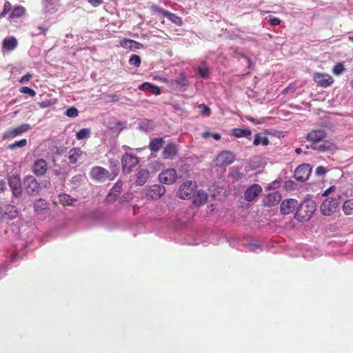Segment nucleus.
<instances>
[{
    "mask_svg": "<svg viewBox=\"0 0 353 353\" xmlns=\"http://www.w3.org/2000/svg\"><path fill=\"white\" fill-rule=\"evenodd\" d=\"M160 181L165 184H172L177 179L176 171L174 168H169L162 171L159 176Z\"/></svg>",
    "mask_w": 353,
    "mask_h": 353,
    "instance_id": "1a4fd4ad",
    "label": "nucleus"
},
{
    "mask_svg": "<svg viewBox=\"0 0 353 353\" xmlns=\"http://www.w3.org/2000/svg\"><path fill=\"white\" fill-rule=\"evenodd\" d=\"M32 78V74L27 73L26 75L21 77L20 79V83H25L29 81Z\"/></svg>",
    "mask_w": 353,
    "mask_h": 353,
    "instance_id": "864d4df0",
    "label": "nucleus"
},
{
    "mask_svg": "<svg viewBox=\"0 0 353 353\" xmlns=\"http://www.w3.org/2000/svg\"><path fill=\"white\" fill-rule=\"evenodd\" d=\"M139 89L142 91L150 92L154 95H159L161 94L160 88L149 82L143 83L139 86Z\"/></svg>",
    "mask_w": 353,
    "mask_h": 353,
    "instance_id": "4be33fe9",
    "label": "nucleus"
},
{
    "mask_svg": "<svg viewBox=\"0 0 353 353\" xmlns=\"http://www.w3.org/2000/svg\"><path fill=\"white\" fill-rule=\"evenodd\" d=\"M139 162L137 156L129 153H125L121 159L122 170L124 174L130 173L133 168L136 167Z\"/></svg>",
    "mask_w": 353,
    "mask_h": 353,
    "instance_id": "7ed1b4c3",
    "label": "nucleus"
},
{
    "mask_svg": "<svg viewBox=\"0 0 353 353\" xmlns=\"http://www.w3.org/2000/svg\"><path fill=\"white\" fill-rule=\"evenodd\" d=\"M132 49L133 48H135V49H141L143 48V44H141V43H139L136 41H134L132 40Z\"/></svg>",
    "mask_w": 353,
    "mask_h": 353,
    "instance_id": "5fc2aeb1",
    "label": "nucleus"
},
{
    "mask_svg": "<svg viewBox=\"0 0 353 353\" xmlns=\"http://www.w3.org/2000/svg\"><path fill=\"white\" fill-rule=\"evenodd\" d=\"M339 206V199L330 197L324 200L321 205V212L324 216H330L336 211Z\"/></svg>",
    "mask_w": 353,
    "mask_h": 353,
    "instance_id": "423d86ee",
    "label": "nucleus"
},
{
    "mask_svg": "<svg viewBox=\"0 0 353 353\" xmlns=\"http://www.w3.org/2000/svg\"><path fill=\"white\" fill-rule=\"evenodd\" d=\"M12 4L9 1H6L4 3L3 10L0 13V19H2L6 17V15L11 10Z\"/></svg>",
    "mask_w": 353,
    "mask_h": 353,
    "instance_id": "58836bf2",
    "label": "nucleus"
},
{
    "mask_svg": "<svg viewBox=\"0 0 353 353\" xmlns=\"http://www.w3.org/2000/svg\"><path fill=\"white\" fill-rule=\"evenodd\" d=\"M27 145V140L23 139L21 140L15 141L14 143L10 144L8 148L11 150L15 149L16 148H22Z\"/></svg>",
    "mask_w": 353,
    "mask_h": 353,
    "instance_id": "4c0bfd02",
    "label": "nucleus"
},
{
    "mask_svg": "<svg viewBox=\"0 0 353 353\" xmlns=\"http://www.w3.org/2000/svg\"><path fill=\"white\" fill-rule=\"evenodd\" d=\"M301 151H302L301 148H297L295 150V152H296V154H300L301 152Z\"/></svg>",
    "mask_w": 353,
    "mask_h": 353,
    "instance_id": "e2e57ef3",
    "label": "nucleus"
},
{
    "mask_svg": "<svg viewBox=\"0 0 353 353\" xmlns=\"http://www.w3.org/2000/svg\"><path fill=\"white\" fill-rule=\"evenodd\" d=\"M298 206V201L294 199L284 200L281 204V212L283 214H289L293 212Z\"/></svg>",
    "mask_w": 353,
    "mask_h": 353,
    "instance_id": "4468645a",
    "label": "nucleus"
},
{
    "mask_svg": "<svg viewBox=\"0 0 353 353\" xmlns=\"http://www.w3.org/2000/svg\"><path fill=\"white\" fill-rule=\"evenodd\" d=\"M232 135L235 137H248L251 136L252 132L250 130L234 128L232 130Z\"/></svg>",
    "mask_w": 353,
    "mask_h": 353,
    "instance_id": "2f4dec72",
    "label": "nucleus"
},
{
    "mask_svg": "<svg viewBox=\"0 0 353 353\" xmlns=\"http://www.w3.org/2000/svg\"><path fill=\"white\" fill-rule=\"evenodd\" d=\"M311 168L308 164L299 165L294 171V178L299 181H306L310 174Z\"/></svg>",
    "mask_w": 353,
    "mask_h": 353,
    "instance_id": "9d476101",
    "label": "nucleus"
},
{
    "mask_svg": "<svg viewBox=\"0 0 353 353\" xmlns=\"http://www.w3.org/2000/svg\"><path fill=\"white\" fill-rule=\"evenodd\" d=\"M197 185L196 182L187 181L182 183L179 190V196L182 199H189L196 192Z\"/></svg>",
    "mask_w": 353,
    "mask_h": 353,
    "instance_id": "20e7f679",
    "label": "nucleus"
},
{
    "mask_svg": "<svg viewBox=\"0 0 353 353\" xmlns=\"http://www.w3.org/2000/svg\"><path fill=\"white\" fill-rule=\"evenodd\" d=\"M212 136L215 140L219 141L221 139V134L219 133L211 134L210 132H204L203 137H208Z\"/></svg>",
    "mask_w": 353,
    "mask_h": 353,
    "instance_id": "de8ad7c7",
    "label": "nucleus"
},
{
    "mask_svg": "<svg viewBox=\"0 0 353 353\" xmlns=\"http://www.w3.org/2000/svg\"><path fill=\"white\" fill-rule=\"evenodd\" d=\"M327 170L323 166H318L316 169V173L319 175H324Z\"/></svg>",
    "mask_w": 353,
    "mask_h": 353,
    "instance_id": "8fccbe9b",
    "label": "nucleus"
},
{
    "mask_svg": "<svg viewBox=\"0 0 353 353\" xmlns=\"http://www.w3.org/2000/svg\"><path fill=\"white\" fill-rule=\"evenodd\" d=\"M18 211L16 208L13 205H8L6 208L5 215H8L9 219H13L18 216Z\"/></svg>",
    "mask_w": 353,
    "mask_h": 353,
    "instance_id": "f704fd0d",
    "label": "nucleus"
},
{
    "mask_svg": "<svg viewBox=\"0 0 353 353\" xmlns=\"http://www.w3.org/2000/svg\"><path fill=\"white\" fill-rule=\"evenodd\" d=\"M262 192V188L259 184H253L248 188L245 193L244 197L246 201H253L261 192Z\"/></svg>",
    "mask_w": 353,
    "mask_h": 353,
    "instance_id": "2eb2a0df",
    "label": "nucleus"
},
{
    "mask_svg": "<svg viewBox=\"0 0 353 353\" xmlns=\"http://www.w3.org/2000/svg\"><path fill=\"white\" fill-rule=\"evenodd\" d=\"M345 70V66L342 63H336L333 70L332 72L336 75L341 74L343 71Z\"/></svg>",
    "mask_w": 353,
    "mask_h": 353,
    "instance_id": "a19ab883",
    "label": "nucleus"
},
{
    "mask_svg": "<svg viewBox=\"0 0 353 353\" xmlns=\"http://www.w3.org/2000/svg\"><path fill=\"white\" fill-rule=\"evenodd\" d=\"M349 39L353 42V36L352 37H350Z\"/></svg>",
    "mask_w": 353,
    "mask_h": 353,
    "instance_id": "69168bd1",
    "label": "nucleus"
},
{
    "mask_svg": "<svg viewBox=\"0 0 353 353\" xmlns=\"http://www.w3.org/2000/svg\"><path fill=\"white\" fill-rule=\"evenodd\" d=\"M23 183L27 193L30 195H36L41 190L40 184L32 176H26Z\"/></svg>",
    "mask_w": 353,
    "mask_h": 353,
    "instance_id": "0eeeda50",
    "label": "nucleus"
},
{
    "mask_svg": "<svg viewBox=\"0 0 353 353\" xmlns=\"http://www.w3.org/2000/svg\"><path fill=\"white\" fill-rule=\"evenodd\" d=\"M245 58L247 59L248 64L249 67H250L252 63V60L250 58L247 57H245Z\"/></svg>",
    "mask_w": 353,
    "mask_h": 353,
    "instance_id": "052dcab7",
    "label": "nucleus"
},
{
    "mask_svg": "<svg viewBox=\"0 0 353 353\" xmlns=\"http://www.w3.org/2000/svg\"><path fill=\"white\" fill-rule=\"evenodd\" d=\"M342 210L347 216L353 215V198L348 199L343 202Z\"/></svg>",
    "mask_w": 353,
    "mask_h": 353,
    "instance_id": "cd10ccee",
    "label": "nucleus"
},
{
    "mask_svg": "<svg viewBox=\"0 0 353 353\" xmlns=\"http://www.w3.org/2000/svg\"><path fill=\"white\" fill-rule=\"evenodd\" d=\"M198 108L200 110V112L203 115L209 116L210 114V112H211L210 108H208L205 104H199L198 105Z\"/></svg>",
    "mask_w": 353,
    "mask_h": 353,
    "instance_id": "a18cd8bd",
    "label": "nucleus"
},
{
    "mask_svg": "<svg viewBox=\"0 0 353 353\" xmlns=\"http://www.w3.org/2000/svg\"><path fill=\"white\" fill-rule=\"evenodd\" d=\"M351 85H352V88H353V80L351 81Z\"/></svg>",
    "mask_w": 353,
    "mask_h": 353,
    "instance_id": "338daca9",
    "label": "nucleus"
},
{
    "mask_svg": "<svg viewBox=\"0 0 353 353\" xmlns=\"http://www.w3.org/2000/svg\"><path fill=\"white\" fill-rule=\"evenodd\" d=\"M24 14H25L24 8L21 6H19L15 7L12 10V11L10 15V19L19 18V17H22Z\"/></svg>",
    "mask_w": 353,
    "mask_h": 353,
    "instance_id": "72a5a7b5",
    "label": "nucleus"
},
{
    "mask_svg": "<svg viewBox=\"0 0 353 353\" xmlns=\"http://www.w3.org/2000/svg\"><path fill=\"white\" fill-rule=\"evenodd\" d=\"M326 137L327 134L325 130H312L307 134L306 139L312 143L310 148L319 152H325L330 150L332 147L328 142L325 141Z\"/></svg>",
    "mask_w": 353,
    "mask_h": 353,
    "instance_id": "f257e3e1",
    "label": "nucleus"
},
{
    "mask_svg": "<svg viewBox=\"0 0 353 353\" xmlns=\"http://www.w3.org/2000/svg\"><path fill=\"white\" fill-rule=\"evenodd\" d=\"M48 169L47 163L44 159L37 160L32 165V172L37 176H43Z\"/></svg>",
    "mask_w": 353,
    "mask_h": 353,
    "instance_id": "f3484780",
    "label": "nucleus"
},
{
    "mask_svg": "<svg viewBox=\"0 0 353 353\" xmlns=\"http://www.w3.org/2000/svg\"><path fill=\"white\" fill-rule=\"evenodd\" d=\"M316 210L314 201L311 200L305 201L297 206L295 218L300 221H309Z\"/></svg>",
    "mask_w": 353,
    "mask_h": 353,
    "instance_id": "f03ea898",
    "label": "nucleus"
},
{
    "mask_svg": "<svg viewBox=\"0 0 353 353\" xmlns=\"http://www.w3.org/2000/svg\"><path fill=\"white\" fill-rule=\"evenodd\" d=\"M172 84L175 85L177 88L183 90H185L188 85V81L184 74H180V75L174 80L172 81Z\"/></svg>",
    "mask_w": 353,
    "mask_h": 353,
    "instance_id": "bb28decb",
    "label": "nucleus"
},
{
    "mask_svg": "<svg viewBox=\"0 0 353 353\" xmlns=\"http://www.w3.org/2000/svg\"><path fill=\"white\" fill-rule=\"evenodd\" d=\"M30 128H31L30 125L28 123L22 124L21 125L17 126V128H10L5 132V134L3 135V138L4 139H12L20 134L27 132Z\"/></svg>",
    "mask_w": 353,
    "mask_h": 353,
    "instance_id": "f8f14e48",
    "label": "nucleus"
},
{
    "mask_svg": "<svg viewBox=\"0 0 353 353\" xmlns=\"http://www.w3.org/2000/svg\"><path fill=\"white\" fill-rule=\"evenodd\" d=\"M149 176H150V172L148 170H146V169L140 170L136 175L135 184L139 186L143 185L148 180Z\"/></svg>",
    "mask_w": 353,
    "mask_h": 353,
    "instance_id": "412c9836",
    "label": "nucleus"
},
{
    "mask_svg": "<svg viewBox=\"0 0 353 353\" xmlns=\"http://www.w3.org/2000/svg\"><path fill=\"white\" fill-rule=\"evenodd\" d=\"M234 155L232 152L223 151L218 155L217 161L220 165H229L233 163Z\"/></svg>",
    "mask_w": 353,
    "mask_h": 353,
    "instance_id": "6ab92c4d",
    "label": "nucleus"
},
{
    "mask_svg": "<svg viewBox=\"0 0 353 353\" xmlns=\"http://www.w3.org/2000/svg\"><path fill=\"white\" fill-rule=\"evenodd\" d=\"M88 2L93 7H98L103 3V0H87Z\"/></svg>",
    "mask_w": 353,
    "mask_h": 353,
    "instance_id": "09e8293b",
    "label": "nucleus"
},
{
    "mask_svg": "<svg viewBox=\"0 0 353 353\" xmlns=\"http://www.w3.org/2000/svg\"><path fill=\"white\" fill-rule=\"evenodd\" d=\"M269 143H270V141H269V139L268 137H262L261 144H262L263 145H268Z\"/></svg>",
    "mask_w": 353,
    "mask_h": 353,
    "instance_id": "4d7b16f0",
    "label": "nucleus"
},
{
    "mask_svg": "<svg viewBox=\"0 0 353 353\" xmlns=\"http://www.w3.org/2000/svg\"><path fill=\"white\" fill-rule=\"evenodd\" d=\"M20 92L23 94H27L31 97H34L36 95V92L33 89L26 86L22 87Z\"/></svg>",
    "mask_w": 353,
    "mask_h": 353,
    "instance_id": "49530a36",
    "label": "nucleus"
},
{
    "mask_svg": "<svg viewBox=\"0 0 353 353\" xmlns=\"http://www.w3.org/2000/svg\"><path fill=\"white\" fill-rule=\"evenodd\" d=\"M34 210L38 213H41L48 209V202L43 199H39L34 202Z\"/></svg>",
    "mask_w": 353,
    "mask_h": 353,
    "instance_id": "c85d7f7f",
    "label": "nucleus"
},
{
    "mask_svg": "<svg viewBox=\"0 0 353 353\" xmlns=\"http://www.w3.org/2000/svg\"><path fill=\"white\" fill-rule=\"evenodd\" d=\"M165 17H167V19H168L172 23L178 26H181L183 23V20L180 17L169 11L166 13Z\"/></svg>",
    "mask_w": 353,
    "mask_h": 353,
    "instance_id": "473e14b6",
    "label": "nucleus"
},
{
    "mask_svg": "<svg viewBox=\"0 0 353 353\" xmlns=\"http://www.w3.org/2000/svg\"><path fill=\"white\" fill-rule=\"evenodd\" d=\"M90 134V130L89 128H83L80 130L76 134L78 140H82L88 138Z\"/></svg>",
    "mask_w": 353,
    "mask_h": 353,
    "instance_id": "c9c22d12",
    "label": "nucleus"
},
{
    "mask_svg": "<svg viewBox=\"0 0 353 353\" xmlns=\"http://www.w3.org/2000/svg\"><path fill=\"white\" fill-rule=\"evenodd\" d=\"M6 190V182L0 179V194Z\"/></svg>",
    "mask_w": 353,
    "mask_h": 353,
    "instance_id": "6e6d98bb",
    "label": "nucleus"
},
{
    "mask_svg": "<svg viewBox=\"0 0 353 353\" xmlns=\"http://www.w3.org/2000/svg\"><path fill=\"white\" fill-rule=\"evenodd\" d=\"M3 48L6 50H13L17 46V41L14 37L6 38L3 41Z\"/></svg>",
    "mask_w": 353,
    "mask_h": 353,
    "instance_id": "c756f323",
    "label": "nucleus"
},
{
    "mask_svg": "<svg viewBox=\"0 0 353 353\" xmlns=\"http://www.w3.org/2000/svg\"><path fill=\"white\" fill-rule=\"evenodd\" d=\"M75 201L76 199L72 198L67 194H61L58 196L55 203H60L63 205H72Z\"/></svg>",
    "mask_w": 353,
    "mask_h": 353,
    "instance_id": "a878e982",
    "label": "nucleus"
},
{
    "mask_svg": "<svg viewBox=\"0 0 353 353\" xmlns=\"http://www.w3.org/2000/svg\"><path fill=\"white\" fill-rule=\"evenodd\" d=\"M330 190L331 188L326 190L323 194V196H327L330 193Z\"/></svg>",
    "mask_w": 353,
    "mask_h": 353,
    "instance_id": "bf43d9fd",
    "label": "nucleus"
},
{
    "mask_svg": "<svg viewBox=\"0 0 353 353\" xmlns=\"http://www.w3.org/2000/svg\"><path fill=\"white\" fill-rule=\"evenodd\" d=\"M141 63V57L137 54H132L130 59L129 63L132 65H134L136 67H139Z\"/></svg>",
    "mask_w": 353,
    "mask_h": 353,
    "instance_id": "e433bc0d",
    "label": "nucleus"
},
{
    "mask_svg": "<svg viewBox=\"0 0 353 353\" xmlns=\"http://www.w3.org/2000/svg\"><path fill=\"white\" fill-rule=\"evenodd\" d=\"M90 177L99 182H104L107 180L112 181L110 172L101 166H95L92 168L90 172Z\"/></svg>",
    "mask_w": 353,
    "mask_h": 353,
    "instance_id": "39448f33",
    "label": "nucleus"
},
{
    "mask_svg": "<svg viewBox=\"0 0 353 353\" xmlns=\"http://www.w3.org/2000/svg\"><path fill=\"white\" fill-rule=\"evenodd\" d=\"M39 29H41L44 35H46V33L47 32V28L45 27H39Z\"/></svg>",
    "mask_w": 353,
    "mask_h": 353,
    "instance_id": "680f3d73",
    "label": "nucleus"
},
{
    "mask_svg": "<svg viewBox=\"0 0 353 353\" xmlns=\"http://www.w3.org/2000/svg\"><path fill=\"white\" fill-rule=\"evenodd\" d=\"M132 40L130 39H123L120 41V45L121 47L125 49H132Z\"/></svg>",
    "mask_w": 353,
    "mask_h": 353,
    "instance_id": "ea45409f",
    "label": "nucleus"
},
{
    "mask_svg": "<svg viewBox=\"0 0 353 353\" xmlns=\"http://www.w3.org/2000/svg\"><path fill=\"white\" fill-rule=\"evenodd\" d=\"M82 154V151L80 148H72L68 153L69 162L71 164H74L77 162L78 159Z\"/></svg>",
    "mask_w": 353,
    "mask_h": 353,
    "instance_id": "393cba45",
    "label": "nucleus"
},
{
    "mask_svg": "<svg viewBox=\"0 0 353 353\" xmlns=\"http://www.w3.org/2000/svg\"><path fill=\"white\" fill-rule=\"evenodd\" d=\"M112 99V101H118L120 99L119 96L117 94H113L110 97Z\"/></svg>",
    "mask_w": 353,
    "mask_h": 353,
    "instance_id": "13d9d810",
    "label": "nucleus"
},
{
    "mask_svg": "<svg viewBox=\"0 0 353 353\" xmlns=\"http://www.w3.org/2000/svg\"><path fill=\"white\" fill-rule=\"evenodd\" d=\"M165 192L164 186L159 184L150 186L146 193V196L152 200H157Z\"/></svg>",
    "mask_w": 353,
    "mask_h": 353,
    "instance_id": "ddd939ff",
    "label": "nucleus"
},
{
    "mask_svg": "<svg viewBox=\"0 0 353 353\" xmlns=\"http://www.w3.org/2000/svg\"><path fill=\"white\" fill-rule=\"evenodd\" d=\"M177 153V148L174 143H169L164 148L163 157L164 159H172Z\"/></svg>",
    "mask_w": 353,
    "mask_h": 353,
    "instance_id": "5701e85b",
    "label": "nucleus"
},
{
    "mask_svg": "<svg viewBox=\"0 0 353 353\" xmlns=\"http://www.w3.org/2000/svg\"><path fill=\"white\" fill-rule=\"evenodd\" d=\"M261 140H262V137L260 135V134H256L255 135V138L253 141V144L254 145H259L261 144Z\"/></svg>",
    "mask_w": 353,
    "mask_h": 353,
    "instance_id": "603ef678",
    "label": "nucleus"
},
{
    "mask_svg": "<svg viewBox=\"0 0 353 353\" xmlns=\"http://www.w3.org/2000/svg\"><path fill=\"white\" fill-rule=\"evenodd\" d=\"M198 73L201 77L206 79L208 78L210 75V70L208 68L205 67H199L198 68Z\"/></svg>",
    "mask_w": 353,
    "mask_h": 353,
    "instance_id": "37998d69",
    "label": "nucleus"
},
{
    "mask_svg": "<svg viewBox=\"0 0 353 353\" xmlns=\"http://www.w3.org/2000/svg\"><path fill=\"white\" fill-rule=\"evenodd\" d=\"M8 183L13 195L15 197L19 196L22 192L20 178L17 176H12L9 179Z\"/></svg>",
    "mask_w": 353,
    "mask_h": 353,
    "instance_id": "dca6fc26",
    "label": "nucleus"
},
{
    "mask_svg": "<svg viewBox=\"0 0 353 353\" xmlns=\"http://www.w3.org/2000/svg\"><path fill=\"white\" fill-rule=\"evenodd\" d=\"M151 10L152 11H153L154 13L156 14H161L162 15H163L164 17H165L166 15V13H168V10H165L163 8H161V7L157 6V5H153L151 6Z\"/></svg>",
    "mask_w": 353,
    "mask_h": 353,
    "instance_id": "c03bdc74",
    "label": "nucleus"
},
{
    "mask_svg": "<svg viewBox=\"0 0 353 353\" xmlns=\"http://www.w3.org/2000/svg\"><path fill=\"white\" fill-rule=\"evenodd\" d=\"M163 143L162 138L154 139L150 141L149 148L152 152H157L162 148Z\"/></svg>",
    "mask_w": 353,
    "mask_h": 353,
    "instance_id": "7c9ffc66",
    "label": "nucleus"
},
{
    "mask_svg": "<svg viewBox=\"0 0 353 353\" xmlns=\"http://www.w3.org/2000/svg\"><path fill=\"white\" fill-rule=\"evenodd\" d=\"M313 79L317 85L322 88H327L334 83V79L330 74L322 72H315Z\"/></svg>",
    "mask_w": 353,
    "mask_h": 353,
    "instance_id": "6e6552de",
    "label": "nucleus"
},
{
    "mask_svg": "<svg viewBox=\"0 0 353 353\" xmlns=\"http://www.w3.org/2000/svg\"><path fill=\"white\" fill-rule=\"evenodd\" d=\"M192 197H193V205L195 207H199L206 203L208 196L205 191L200 190L195 192Z\"/></svg>",
    "mask_w": 353,
    "mask_h": 353,
    "instance_id": "aec40b11",
    "label": "nucleus"
},
{
    "mask_svg": "<svg viewBox=\"0 0 353 353\" xmlns=\"http://www.w3.org/2000/svg\"><path fill=\"white\" fill-rule=\"evenodd\" d=\"M281 200V194L278 192L269 193L263 199V203L267 206H275Z\"/></svg>",
    "mask_w": 353,
    "mask_h": 353,
    "instance_id": "a211bd4d",
    "label": "nucleus"
},
{
    "mask_svg": "<svg viewBox=\"0 0 353 353\" xmlns=\"http://www.w3.org/2000/svg\"><path fill=\"white\" fill-rule=\"evenodd\" d=\"M269 23L272 26H279L281 23V20L279 18L273 17L269 19Z\"/></svg>",
    "mask_w": 353,
    "mask_h": 353,
    "instance_id": "3c124183",
    "label": "nucleus"
},
{
    "mask_svg": "<svg viewBox=\"0 0 353 353\" xmlns=\"http://www.w3.org/2000/svg\"><path fill=\"white\" fill-rule=\"evenodd\" d=\"M79 114L78 110L74 107H71L68 108L65 112V115L70 118H74L77 117Z\"/></svg>",
    "mask_w": 353,
    "mask_h": 353,
    "instance_id": "79ce46f5",
    "label": "nucleus"
},
{
    "mask_svg": "<svg viewBox=\"0 0 353 353\" xmlns=\"http://www.w3.org/2000/svg\"><path fill=\"white\" fill-rule=\"evenodd\" d=\"M108 163L109 168L110 170V174L111 178L114 180L119 174V162L118 159L112 158L108 159Z\"/></svg>",
    "mask_w": 353,
    "mask_h": 353,
    "instance_id": "b1692460",
    "label": "nucleus"
},
{
    "mask_svg": "<svg viewBox=\"0 0 353 353\" xmlns=\"http://www.w3.org/2000/svg\"><path fill=\"white\" fill-rule=\"evenodd\" d=\"M248 119L252 122H254V119L252 117H248Z\"/></svg>",
    "mask_w": 353,
    "mask_h": 353,
    "instance_id": "0e129e2a",
    "label": "nucleus"
},
{
    "mask_svg": "<svg viewBox=\"0 0 353 353\" xmlns=\"http://www.w3.org/2000/svg\"><path fill=\"white\" fill-rule=\"evenodd\" d=\"M123 185V181L118 180L107 195L105 202L114 203L116 201L121 193Z\"/></svg>",
    "mask_w": 353,
    "mask_h": 353,
    "instance_id": "9b49d317",
    "label": "nucleus"
}]
</instances>
